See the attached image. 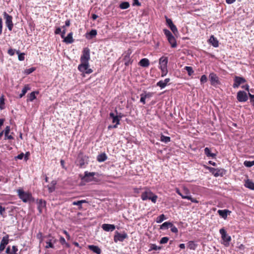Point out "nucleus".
Returning <instances> with one entry per match:
<instances>
[{"label": "nucleus", "mask_w": 254, "mask_h": 254, "mask_svg": "<svg viewBox=\"0 0 254 254\" xmlns=\"http://www.w3.org/2000/svg\"><path fill=\"white\" fill-rule=\"evenodd\" d=\"M90 59V50L88 48H84L80 59L81 64L78 66L79 71H84L87 66H89V61Z\"/></svg>", "instance_id": "f257e3e1"}, {"label": "nucleus", "mask_w": 254, "mask_h": 254, "mask_svg": "<svg viewBox=\"0 0 254 254\" xmlns=\"http://www.w3.org/2000/svg\"><path fill=\"white\" fill-rule=\"evenodd\" d=\"M141 198L143 201L150 200L153 203H155L158 196L155 194L149 189L145 188L144 190L141 193Z\"/></svg>", "instance_id": "f03ea898"}, {"label": "nucleus", "mask_w": 254, "mask_h": 254, "mask_svg": "<svg viewBox=\"0 0 254 254\" xmlns=\"http://www.w3.org/2000/svg\"><path fill=\"white\" fill-rule=\"evenodd\" d=\"M168 58L162 57L159 59V68L161 70L162 76H165L168 73L167 69Z\"/></svg>", "instance_id": "7ed1b4c3"}, {"label": "nucleus", "mask_w": 254, "mask_h": 254, "mask_svg": "<svg viewBox=\"0 0 254 254\" xmlns=\"http://www.w3.org/2000/svg\"><path fill=\"white\" fill-rule=\"evenodd\" d=\"M18 195L24 202H27L32 198V195L30 193L24 191L22 189L17 190Z\"/></svg>", "instance_id": "20e7f679"}, {"label": "nucleus", "mask_w": 254, "mask_h": 254, "mask_svg": "<svg viewBox=\"0 0 254 254\" xmlns=\"http://www.w3.org/2000/svg\"><path fill=\"white\" fill-rule=\"evenodd\" d=\"M219 233L221 235V238L223 241V244L225 246H228L229 245V243L231 240V237L227 235L226 231L224 228L220 229Z\"/></svg>", "instance_id": "39448f33"}, {"label": "nucleus", "mask_w": 254, "mask_h": 254, "mask_svg": "<svg viewBox=\"0 0 254 254\" xmlns=\"http://www.w3.org/2000/svg\"><path fill=\"white\" fill-rule=\"evenodd\" d=\"M209 170L215 177H216L219 176L222 177L226 173V171L224 169L222 168L219 169L209 167Z\"/></svg>", "instance_id": "423d86ee"}, {"label": "nucleus", "mask_w": 254, "mask_h": 254, "mask_svg": "<svg viewBox=\"0 0 254 254\" xmlns=\"http://www.w3.org/2000/svg\"><path fill=\"white\" fill-rule=\"evenodd\" d=\"M3 17L5 19V24L6 26L9 31H11L13 27V24L12 21V17L7 14L6 12H4Z\"/></svg>", "instance_id": "0eeeda50"}, {"label": "nucleus", "mask_w": 254, "mask_h": 254, "mask_svg": "<svg viewBox=\"0 0 254 254\" xmlns=\"http://www.w3.org/2000/svg\"><path fill=\"white\" fill-rule=\"evenodd\" d=\"M127 238V235L126 233L124 232L122 234L120 233L118 231L115 232L114 237V240L115 243L119 242H123L125 239Z\"/></svg>", "instance_id": "6e6552de"}, {"label": "nucleus", "mask_w": 254, "mask_h": 254, "mask_svg": "<svg viewBox=\"0 0 254 254\" xmlns=\"http://www.w3.org/2000/svg\"><path fill=\"white\" fill-rule=\"evenodd\" d=\"M246 82V80L245 78L243 77L235 76L234 78V83L233 85V87L234 88H236L239 87V86L244 83Z\"/></svg>", "instance_id": "1a4fd4ad"}, {"label": "nucleus", "mask_w": 254, "mask_h": 254, "mask_svg": "<svg viewBox=\"0 0 254 254\" xmlns=\"http://www.w3.org/2000/svg\"><path fill=\"white\" fill-rule=\"evenodd\" d=\"M95 172H88L85 171L84 172V176L82 178V180L86 182H90L94 180V176L96 175Z\"/></svg>", "instance_id": "9d476101"}, {"label": "nucleus", "mask_w": 254, "mask_h": 254, "mask_svg": "<svg viewBox=\"0 0 254 254\" xmlns=\"http://www.w3.org/2000/svg\"><path fill=\"white\" fill-rule=\"evenodd\" d=\"M237 100L241 102H244L248 100V97L246 92L244 91H239L237 94Z\"/></svg>", "instance_id": "9b49d317"}, {"label": "nucleus", "mask_w": 254, "mask_h": 254, "mask_svg": "<svg viewBox=\"0 0 254 254\" xmlns=\"http://www.w3.org/2000/svg\"><path fill=\"white\" fill-rule=\"evenodd\" d=\"M165 18H166V24L170 28V29H171L172 32L174 34L178 33V29H177L176 26L173 23L172 20L171 19L168 18L167 16H165Z\"/></svg>", "instance_id": "f8f14e48"}, {"label": "nucleus", "mask_w": 254, "mask_h": 254, "mask_svg": "<svg viewBox=\"0 0 254 254\" xmlns=\"http://www.w3.org/2000/svg\"><path fill=\"white\" fill-rule=\"evenodd\" d=\"M209 78L211 82V84L215 86L219 84V81L218 76L214 72L210 73L209 75Z\"/></svg>", "instance_id": "ddd939ff"}, {"label": "nucleus", "mask_w": 254, "mask_h": 254, "mask_svg": "<svg viewBox=\"0 0 254 254\" xmlns=\"http://www.w3.org/2000/svg\"><path fill=\"white\" fill-rule=\"evenodd\" d=\"M9 242V236L8 235H6L5 236H4L0 244V252L3 251L5 246L8 244Z\"/></svg>", "instance_id": "4468645a"}, {"label": "nucleus", "mask_w": 254, "mask_h": 254, "mask_svg": "<svg viewBox=\"0 0 254 254\" xmlns=\"http://www.w3.org/2000/svg\"><path fill=\"white\" fill-rule=\"evenodd\" d=\"M110 118L112 119V123H116L115 125L113 126V127L117 128V126L120 124V118L118 116H116L114 113H110Z\"/></svg>", "instance_id": "2eb2a0df"}, {"label": "nucleus", "mask_w": 254, "mask_h": 254, "mask_svg": "<svg viewBox=\"0 0 254 254\" xmlns=\"http://www.w3.org/2000/svg\"><path fill=\"white\" fill-rule=\"evenodd\" d=\"M217 213L223 219H226L228 215H230L231 211L228 209L218 210Z\"/></svg>", "instance_id": "dca6fc26"}, {"label": "nucleus", "mask_w": 254, "mask_h": 254, "mask_svg": "<svg viewBox=\"0 0 254 254\" xmlns=\"http://www.w3.org/2000/svg\"><path fill=\"white\" fill-rule=\"evenodd\" d=\"M46 201L43 199H40L37 202V208L40 214L42 213L43 210L46 207Z\"/></svg>", "instance_id": "f3484780"}, {"label": "nucleus", "mask_w": 254, "mask_h": 254, "mask_svg": "<svg viewBox=\"0 0 254 254\" xmlns=\"http://www.w3.org/2000/svg\"><path fill=\"white\" fill-rule=\"evenodd\" d=\"M115 228V226L113 224H103L102 225V228L106 232L113 231Z\"/></svg>", "instance_id": "a211bd4d"}, {"label": "nucleus", "mask_w": 254, "mask_h": 254, "mask_svg": "<svg viewBox=\"0 0 254 254\" xmlns=\"http://www.w3.org/2000/svg\"><path fill=\"white\" fill-rule=\"evenodd\" d=\"M72 32L68 33L66 37H64V42L66 44H71L73 42L74 40L72 38Z\"/></svg>", "instance_id": "6ab92c4d"}, {"label": "nucleus", "mask_w": 254, "mask_h": 254, "mask_svg": "<svg viewBox=\"0 0 254 254\" xmlns=\"http://www.w3.org/2000/svg\"><path fill=\"white\" fill-rule=\"evenodd\" d=\"M79 159V165L80 167H83L85 164L87 163V157L86 156H81L78 157Z\"/></svg>", "instance_id": "aec40b11"}, {"label": "nucleus", "mask_w": 254, "mask_h": 254, "mask_svg": "<svg viewBox=\"0 0 254 254\" xmlns=\"http://www.w3.org/2000/svg\"><path fill=\"white\" fill-rule=\"evenodd\" d=\"M170 81V78H166L164 80H160L158 81L156 85L157 86L160 87L161 88H165L167 83Z\"/></svg>", "instance_id": "412c9836"}, {"label": "nucleus", "mask_w": 254, "mask_h": 254, "mask_svg": "<svg viewBox=\"0 0 254 254\" xmlns=\"http://www.w3.org/2000/svg\"><path fill=\"white\" fill-rule=\"evenodd\" d=\"M209 42L214 47L216 48L219 46V42L213 35L210 36Z\"/></svg>", "instance_id": "4be33fe9"}, {"label": "nucleus", "mask_w": 254, "mask_h": 254, "mask_svg": "<svg viewBox=\"0 0 254 254\" xmlns=\"http://www.w3.org/2000/svg\"><path fill=\"white\" fill-rule=\"evenodd\" d=\"M88 248L89 250L97 254H100L101 253L100 249L98 246L94 245H89L88 246Z\"/></svg>", "instance_id": "5701e85b"}, {"label": "nucleus", "mask_w": 254, "mask_h": 254, "mask_svg": "<svg viewBox=\"0 0 254 254\" xmlns=\"http://www.w3.org/2000/svg\"><path fill=\"white\" fill-rule=\"evenodd\" d=\"M139 64L142 67H148L149 65V61L146 58H144L140 61Z\"/></svg>", "instance_id": "b1692460"}, {"label": "nucleus", "mask_w": 254, "mask_h": 254, "mask_svg": "<svg viewBox=\"0 0 254 254\" xmlns=\"http://www.w3.org/2000/svg\"><path fill=\"white\" fill-rule=\"evenodd\" d=\"M172 223L170 222H165L160 226V229L162 230H167L172 226Z\"/></svg>", "instance_id": "393cba45"}, {"label": "nucleus", "mask_w": 254, "mask_h": 254, "mask_svg": "<svg viewBox=\"0 0 254 254\" xmlns=\"http://www.w3.org/2000/svg\"><path fill=\"white\" fill-rule=\"evenodd\" d=\"M167 40L172 48H175L177 46L176 40L174 36L167 39Z\"/></svg>", "instance_id": "a878e982"}, {"label": "nucleus", "mask_w": 254, "mask_h": 254, "mask_svg": "<svg viewBox=\"0 0 254 254\" xmlns=\"http://www.w3.org/2000/svg\"><path fill=\"white\" fill-rule=\"evenodd\" d=\"M107 159V155L105 153H101L97 156V160L99 162L105 161Z\"/></svg>", "instance_id": "bb28decb"}, {"label": "nucleus", "mask_w": 254, "mask_h": 254, "mask_svg": "<svg viewBox=\"0 0 254 254\" xmlns=\"http://www.w3.org/2000/svg\"><path fill=\"white\" fill-rule=\"evenodd\" d=\"M245 186L252 190H254V183L249 180L246 181Z\"/></svg>", "instance_id": "cd10ccee"}, {"label": "nucleus", "mask_w": 254, "mask_h": 254, "mask_svg": "<svg viewBox=\"0 0 254 254\" xmlns=\"http://www.w3.org/2000/svg\"><path fill=\"white\" fill-rule=\"evenodd\" d=\"M204 153L207 157H211L214 158L216 156L215 154L211 153L210 149L208 147L205 148Z\"/></svg>", "instance_id": "c85d7f7f"}, {"label": "nucleus", "mask_w": 254, "mask_h": 254, "mask_svg": "<svg viewBox=\"0 0 254 254\" xmlns=\"http://www.w3.org/2000/svg\"><path fill=\"white\" fill-rule=\"evenodd\" d=\"M56 185V181H52L50 184V185L48 186V188L49 192H52L55 190V185Z\"/></svg>", "instance_id": "c756f323"}, {"label": "nucleus", "mask_w": 254, "mask_h": 254, "mask_svg": "<svg viewBox=\"0 0 254 254\" xmlns=\"http://www.w3.org/2000/svg\"><path fill=\"white\" fill-rule=\"evenodd\" d=\"M130 6V4L128 2L124 1L122 2L119 5V7L122 9H126L128 8Z\"/></svg>", "instance_id": "7c9ffc66"}, {"label": "nucleus", "mask_w": 254, "mask_h": 254, "mask_svg": "<svg viewBox=\"0 0 254 254\" xmlns=\"http://www.w3.org/2000/svg\"><path fill=\"white\" fill-rule=\"evenodd\" d=\"M30 90L28 85H26L22 90L21 93L19 94V98H22L26 93L28 90Z\"/></svg>", "instance_id": "2f4dec72"}, {"label": "nucleus", "mask_w": 254, "mask_h": 254, "mask_svg": "<svg viewBox=\"0 0 254 254\" xmlns=\"http://www.w3.org/2000/svg\"><path fill=\"white\" fill-rule=\"evenodd\" d=\"M46 245L45 246L46 249L52 248L54 249L55 246L52 242V239H50L46 242Z\"/></svg>", "instance_id": "473e14b6"}, {"label": "nucleus", "mask_w": 254, "mask_h": 254, "mask_svg": "<svg viewBox=\"0 0 254 254\" xmlns=\"http://www.w3.org/2000/svg\"><path fill=\"white\" fill-rule=\"evenodd\" d=\"M165 219H166V218L165 215L162 214L156 218V222L157 223H161Z\"/></svg>", "instance_id": "72a5a7b5"}, {"label": "nucleus", "mask_w": 254, "mask_h": 254, "mask_svg": "<svg viewBox=\"0 0 254 254\" xmlns=\"http://www.w3.org/2000/svg\"><path fill=\"white\" fill-rule=\"evenodd\" d=\"M197 245L193 241H190L188 243V248L192 250H194L196 248Z\"/></svg>", "instance_id": "f704fd0d"}, {"label": "nucleus", "mask_w": 254, "mask_h": 254, "mask_svg": "<svg viewBox=\"0 0 254 254\" xmlns=\"http://www.w3.org/2000/svg\"><path fill=\"white\" fill-rule=\"evenodd\" d=\"M124 60L125 61V64L126 66L128 65L131 63L129 55L125 56Z\"/></svg>", "instance_id": "c9c22d12"}, {"label": "nucleus", "mask_w": 254, "mask_h": 254, "mask_svg": "<svg viewBox=\"0 0 254 254\" xmlns=\"http://www.w3.org/2000/svg\"><path fill=\"white\" fill-rule=\"evenodd\" d=\"M160 140L162 142H165V143H168L170 141L171 138L169 136H166L164 135H161Z\"/></svg>", "instance_id": "e433bc0d"}, {"label": "nucleus", "mask_w": 254, "mask_h": 254, "mask_svg": "<svg viewBox=\"0 0 254 254\" xmlns=\"http://www.w3.org/2000/svg\"><path fill=\"white\" fill-rule=\"evenodd\" d=\"M87 201L85 200H78V201H73L72 202V204L73 205H78L80 207V208H81V205L82 203H86Z\"/></svg>", "instance_id": "4c0bfd02"}, {"label": "nucleus", "mask_w": 254, "mask_h": 254, "mask_svg": "<svg viewBox=\"0 0 254 254\" xmlns=\"http://www.w3.org/2000/svg\"><path fill=\"white\" fill-rule=\"evenodd\" d=\"M182 198L184 199H187L188 200H190L192 202L194 203H198V201L195 198H192L191 195L190 196H182Z\"/></svg>", "instance_id": "58836bf2"}, {"label": "nucleus", "mask_w": 254, "mask_h": 254, "mask_svg": "<svg viewBox=\"0 0 254 254\" xmlns=\"http://www.w3.org/2000/svg\"><path fill=\"white\" fill-rule=\"evenodd\" d=\"M184 69L187 71L189 75H191L193 73V70L191 66H185Z\"/></svg>", "instance_id": "ea45409f"}, {"label": "nucleus", "mask_w": 254, "mask_h": 254, "mask_svg": "<svg viewBox=\"0 0 254 254\" xmlns=\"http://www.w3.org/2000/svg\"><path fill=\"white\" fill-rule=\"evenodd\" d=\"M244 165L247 167H251L254 165V161H250L246 160L244 162Z\"/></svg>", "instance_id": "a19ab883"}, {"label": "nucleus", "mask_w": 254, "mask_h": 254, "mask_svg": "<svg viewBox=\"0 0 254 254\" xmlns=\"http://www.w3.org/2000/svg\"><path fill=\"white\" fill-rule=\"evenodd\" d=\"M97 30H95V29H92L89 33V37L88 38L89 39H91L93 37L96 36V35H97Z\"/></svg>", "instance_id": "79ce46f5"}, {"label": "nucleus", "mask_w": 254, "mask_h": 254, "mask_svg": "<svg viewBox=\"0 0 254 254\" xmlns=\"http://www.w3.org/2000/svg\"><path fill=\"white\" fill-rule=\"evenodd\" d=\"M60 242L62 245H65L67 248L69 247V244L66 242L65 239L63 237H60Z\"/></svg>", "instance_id": "37998d69"}, {"label": "nucleus", "mask_w": 254, "mask_h": 254, "mask_svg": "<svg viewBox=\"0 0 254 254\" xmlns=\"http://www.w3.org/2000/svg\"><path fill=\"white\" fill-rule=\"evenodd\" d=\"M163 32L167 39L173 36L172 33L168 29H164Z\"/></svg>", "instance_id": "c03bdc74"}, {"label": "nucleus", "mask_w": 254, "mask_h": 254, "mask_svg": "<svg viewBox=\"0 0 254 254\" xmlns=\"http://www.w3.org/2000/svg\"><path fill=\"white\" fill-rule=\"evenodd\" d=\"M4 108V98L3 96L0 97V109L1 110Z\"/></svg>", "instance_id": "a18cd8bd"}, {"label": "nucleus", "mask_w": 254, "mask_h": 254, "mask_svg": "<svg viewBox=\"0 0 254 254\" xmlns=\"http://www.w3.org/2000/svg\"><path fill=\"white\" fill-rule=\"evenodd\" d=\"M5 208L4 207H2L1 205L0 204V214L3 217H5L6 214L5 213Z\"/></svg>", "instance_id": "49530a36"}, {"label": "nucleus", "mask_w": 254, "mask_h": 254, "mask_svg": "<svg viewBox=\"0 0 254 254\" xmlns=\"http://www.w3.org/2000/svg\"><path fill=\"white\" fill-rule=\"evenodd\" d=\"M35 98H36L35 92H32L28 96V100L30 101H32Z\"/></svg>", "instance_id": "de8ad7c7"}, {"label": "nucleus", "mask_w": 254, "mask_h": 254, "mask_svg": "<svg viewBox=\"0 0 254 254\" xmlns=\"http://www.w3.org/2000/svg\"><path fill=\"white\" fill-rule=\"evenodd\" d=\"M16 53L18 55V60L20 61L24 60V53H20L19 51H17Z\"/></svg>", "instance_id": "09e8293b"}, {"label": "nucleus", "mask_w": 254, "mask_h": 254, "mask_svg": "<svg viewBox=\"0 0 254 254\" xmlns=\"http://www.w3.org/2000/svg\"><path fill=\"white\" fill-rule=\"evenodd\" d=\"M207 80V76L205 75H203L201 76L200 81L201 84L205 83Z\"/></svg>", "instance_id": "8fccbe9b"}, {"label": "nucleus", "mask_w": 254, "mask_h": 254, "mask_svg": "<svg viewBox=\"0 0 254 254\" xmlns=\"http://www.w3.org/2000/svg\"><path fill=\"white\" fill-rule=\"evenodd\" d=\"M169 240V238L167 237H163L160 241V243L161 244H166L168 242Z\"/></svg>", "instance_id": "3c124183"}, {"label": "nucleus", "mask_w": 254, "mask_h": 254, "mask_svg": "<svg viewBox=\"0 0 254 254\" xmlns=\"http://www.w3.org/2000/svg\"><path fill=\"white\" fill-rule=\"evenodd\" d=\"M170 228H171V231L172 232L174 233H177L178 232L177 228L175 227L173 224H172V226Z\"/></svg>", "instance_id": "603ef678"}, {"label": "nucleus", "mask_w": 254, "mask_h": 254, "mask_svg": "<svg viewBox=\"0 0 254 254\" xmlns=\"http://www.w3.org/2000/svg\"><path fill=\"white\" fill-rule=\"evenodd\" d=\"M153 96V93L151 92H145L144 93V96L146 99L150 98Z\"/></svg>", "instance_id": "864d4df0"}, {"label": "nucleus", "mask_w": 254, "mask_h": 254, "mask_svg": "<svg viewBox=\"0 0 254 254\" xmlns=\"http://www.w3.org/2000/svg\"><path fill=\"white\" fill-rule=\"evenodd\" d=\"M145 99L146 98L144 96V93H142L140 94V102L142 103L143 104H145L146 103L145 102Z\"/></svg>", "instance_id": "5fc2aeb1"}, {"label": "nucleus", "mask_w": 254, "mask_h": 254, "mask_svg": "<svg viewBox=\"0 0 254 254\" xmlns=\"http://www.w3.org/2000/svg\"><path fill=\"white\" fill-rule=\"evenodd\" d=\"M3 131V133H4V136H6L7 134H9L10 132V127L9 126H6L4 130Z\"/></svg>", "instance_id": "6e6d98bb"}, {"label": "nucleus", "mask_w": 254, "mask_h": 254, "mask_svg": "<svg viewBox=\"0 0 254 254\" xmlns=\"http://www.w3.org/2000/svg\"><path fill=\"white\" fill-rule=\"evenodd\" d=\"M151 250L157 251L160 250L161 248L160 247L156 246L155 244H152L151 246Z\"/></svg>", "instance_id": "4d7b16f0"}, {"label": "nucleus", "mask_w": 254, "mask_h": 254, "mask_svg": "<svg viewBox=\"0 0 254 254\" xmlns=\"http://www.w3.org/2000/svg\"><path fill=\"white\" fill-rule=\"evenodd\" d=\"M36 237L37 239H39L40 240V242H42L43 240V235L41 232H39L36 236Z\"/></svg>", "instance_id": "13d9d810"}, {"label": "nucleus", "mask_w": 254, "mask_h": 254, "mask_svg": "<svg viewBox=\"0 0 254 254\" xmlns=\"http://www.w3.org/2000/svg\"><path fill=\"white\" fill-rule=\"evenodd\" d=\"M81 72H84L87 74H90L93 72V70L89 68V66H87V68L84 71H80Z\"/></svg>", "instance_id": "bf43d9fd"}, {"label": "nucleus", "mask_w": 254, "mask_h": 254, "mask_svg": "<svg viewBox=\"0 0 254 254\" xmlns=\"http://www.w3.org/2000/svg\"><path fill=\"white\" fill-rule=\"evenodd\" d=\"M15 53V50L12 49H9L7 51V53L10 56H13L14 55Z\"/></svg>", "instance_id": "052dcab7"}, {"label": "nucleus", "mask_w": 254, "mask_h": 254, "mask_svg": "<svg viewBox=\"0 0 254 254\" xmlns=\"http://www.w3.org/2000/svg\"><path fill=\"white\" fill-rule=\"evenodd\" d=\"M17 251H18L17 248L15 246H13L12 247V251H11L12 254H16V252Z\"/></svg>", "instance_id": "680f3d73"}, {"label": "nucleus", "mask_w": 254, "mask_h": 254, "mask_svg": "<svg viewBox=\"0 0 254 254\" xmlns=\"http://www.w3.org/2000/svg\"><path fill=\"white\" fill-rule=\"evenodd\" d=\"M55 33L56 34H60L62 33V28L61 27H57L56 28L55 31Z\"/></svg>", "instance_id": "e2e57ef3"}, {"label": "nucleus", "mask_w": 254, "mask_h": 254, "mask_svg": "<svg viewBox=\"0 0 254 254\" xmlns=\"http://www.w3.org/2000/svg\"><path fill=\"white\" fill-rule=\"evenodd\" d=\"M70 24V20H66L65 22V25L62 26V28H64L66 27H68Z\"/></svg>", "instance_id": "0e129e2a"}, {"label": "nucleus", "mask_w": 254, "mask_h": 254, "mask_svg": "<svg viewBox=\"0 0 254 254\" xmlns=\"http://www.w3.org/2000/svg\"><path fill=\"white\" fill-rule=\"evenodd\" d=\"M24 154L23 153H21L18 155L15 158L21 160L24 157Z\"/></svg>", "instance_id": "69168bd1"}, {"label": "nucleus", "mask_w": 254, "mask_h": 254, "mask_svg": "<svg viewBox=\"0 0 254 254\" xmlns=\"http://www.w3.org/2000/svg\"><path fill=\"white\" fill-rule=\"evenodd\" d=\"M63 233H64V234L65 235L67 239L70 240V236L69 234L68 233V232L66 230H64Z\"/></svg>", "instance_id": "338daca9"}, {"label": "nucleus", "mask_w": 254, "mask_h": 254, "mask_svg": "<svg viewBox=\"0 0 254 254\" xmlns=\"http://www.w3.org/2000/svg\"><path fill=\"white\" fill-rule=\"evenodd\" d=\"M249 96L250 98L251 102H254V94L253 95L250 93H249Z\"/></svg>", "instance_id": "774afa93"}]
</instances>
